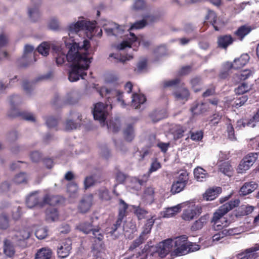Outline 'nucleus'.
<instances>
[{
	"label": "nucleus",
	"mask_w": 259,
	"mask_h": 259,
	"mask_svg": "<svg viewBox=\"0 0 259 259\" xmlns=\"http://www.w3.org/2000/svg\"><path fill=\"white\" fill-rule=\"evenodd\" d=\"M90 47V42L87 39L82 42H73L67 47L69 50L66 54L67 45L62 47L59 44L44 42L37 47V51L42 56H46L49 54L51 48L58 65L63 64L66 60L71 62L72 66L69 72L68 79L73 82L80 78L84 79V76L87 75L86 71L92 59L89 56Z\"/></svg>",
	"instance_id": "obj_1"
},
{
	"label": "nucleus",
	"mask_w": 259,
	"mask_h": 259,
	"mask_svg": "<svg viewBox=\"0 0 259 259\" xmlns=\"http://www.w3.org/2000/svg\"><path fill=\"white\" fill-rule=\"evenodd\" d=\"M104 29L109 36L124 37L122 41L114 45V48L119 51L131 48H133V50H136L135 47H137L140 45L145 48L148 47L150 45V41L143 37H137L132 32H130L129 34H124L125 29L124 26H120L115 23H109L106 25Z\"/></svg>",
	"instance_id": "obj_2"
},
{
	"label": "nucleus",
	"mask_w": 259,
	"mask_h": 259,
	"mask_svg": "<svg viewBox=\"0 0 259 259\" xmlns=\"http://www.w3.org/2000/svg\"><path fill=\"white\" fill-rule=\"evenodd\" d=\"M101 96L107 99L109 103L104 104L102 102L97 103L95 105L93 113L94 119L100 121L101 124L104 125L105 120L108 114V111L112 109V105L110 103L117 102L120 104L121 106L124 107L125 104L122 99L123 93L116 89H109L106 87H102L99 91Z\"/></svg>",
	"instance_id": "obj_3"
},
{
	"label": "nucleus",
	"mask_w": 259,
	"mask_h": 259,
	"mask_svg": "<svg viewBox=\"0 0 259 259\" xmlns=\"http://www.w3.org/2000/svg\"><path fill=\"white\" fill-rule=\"evenodd\" d=\"M98 29L99 28L96 27V22L88 21L83 18L68 26V35L71 38L79 36L78 33L81 31L85 32L87 36L91 38L95 35V31H97Z\"/></svg>",
	"instance_id": "obj_4"
},
{
	"label": "nucleus",
	"mask_w": 259,
	"mask_h": 259,
	"mask_svg": "<svg viewBox=\"0 0 259 259\" xmlns=\"http://www.w3.org/2000/svg\"><path fill=\"white\" fill-rule=\"evenodd\" d=\"M240 201L238 199L231 200L222 205L214 213L211 221L225 220L224 215L229 211L238 206Z\"/></svg>",
	"instance_id": "obj_5"
},
{
	"label": "nucleus",
	"mask_w": 259,
	"mask_h": 259,
	"mask_svg": "<svg viewBox=\"0 0 259 259\" xmlns=\"http://www.w3.org/2000/svg\"><path fill=\"white\" fill-rule=\"evenodd\" d=\"M258 158L257 153H250L246 155L240 162L238 167V172L243 173L253 165Z\"/></svg>",
	"instance_id": "obj_6"
},
{
	"label": "nucleus",
	"mask_w": 259,
	"mask_h": 259,
	"mask_svg": "<svg viewBox=\"0 0 259 259\" xmlns=\"http://www.w3.org/2000/svg\"><path fill=\"white\" fill-rule=\"evenodd\" d=\"M76 228L84 234H88L92 232L93 237L97 238L100 241L103 238V235L100 228L99 227L93 228L92 225L90 223H81L76 226Z\"/></svg>",
	"instance_id": "obj_7"
},
{
	"label": "nucleus",
	"mask_w": 259,
	"mask_h": 259,
	"mask_svg": "<svg viewBox=\"0 0 259 259\" xmlns=\"http://www.w3.org/2000/svg\"><path fill=\"white\" fill-rule=\"evenodd\" d=\"M187 242V237L185 235L172 239V247L174 248L172 253L176 256L183 255V254L181 253L184 249H185Z\"/></svg>",
	"instance_id": "obj_8"
},
{
	"label": "nucleus",
	"mask_w": 259,
	"mask_h": 259,
	"mask_svg": "<svg viewBox=\"0 0 259 259\" xmlns=\"http://www.w3.org/2000/svg\"><path fill=\"white\" fill-rule=\"evenodd\" d=\"M71 118L68 119L64 123V130L70 131L80 126L81 115L77 112L70 113Z\"/></svg>",
	"instance_id": "obj_9"
},
{
	"label": "nucleus",
	"mask_w": 259,
	"mask_h": 259,
	"mask_svg": "<svg viewBox=\"0 0 259 259\" xmlns=\"http://www.w3.org/2000/svg\"><path fill=\"white\" fill-rule=\"evenodd\" d=\"M201 206L192 204L184 210L182 217L185 221H190L195 217L199 215L201 213Z\"/></svg>",
	"instance_id": "obj_10"
},
{
	"label": "nucleus",
	"mask_w": 259,
	"mask_h": 259,
	"mask_svg": "<svg viewBox=\"0 0 259 259\" xmlns=\"http://www.w3.org/2000/svg\"><path fill=\"white\" fill-rule=\"evenodd\" d=\"M249 56L247 54H242L239 58L235 59L233 63L228 62L225 65V68L228 70L233 68L239 69L245 65L249 60Z\"/></svg>",
	"instance_id": "obj_11"
},
{
	"label": "nucleus",
	"mask_w": 259,
	"mask_h": 259,
	"mask_svg": "<svg viewBox=\"0 0 259 259\" xmlns=\"http://www.w3.org/2000/svg\"><path fill=\"white\" fill-rule=\"evenodd\" d=\"M71 241L69 239L62 240L57 247V254L59 257L64 258L68 256L71 249Z\"/></svg>",
	"instance_id": "obj_12"
},
{
	"label": "nucleus",
	"mask_w": 259,
	"mask_h": 259,
	"mask_svg": "<svg viewBox=\"0 0 259 259\" xmlns=\"http://www.w3.org/2000/svg\"><path fill=\"white\" fill-rule=\"evenodd\" d=\"M174 250L172 247V239L165 240L159 244L155 254H158L161 257H164L170 251Z\"/></svg>",
	"instance_id": "obj_13"
},
{
	"label": "nucleus",
	"mask_w": 259,
	"mask_h": 259,
	"mask_svg": "<svg viewBox=\"0 0 259 259\" xmlns=\"http://www.w3.org/2000/svg\"><path fill=\"white\" fill-rule=\"evenodd\" d=\"M160 167L161 164L160 162H159L157 160L153 161L151 164L148 174H145L144 175H143L142 178L140 179L135 178L134 179V181L136 183H137L140 186L144 185L147 181L149 177L150 174L153 172L156 171Z\"/></svg>",
	"instance_id": "obj_14"
},
{
	"label": "nucleus",
	"mask_w": 259,
	"mask_h": 259,
	"mask_svg": "<svg viewBox=\"0 0 259 259\" xmlns=\"http://www.w3.org/2000/svg\"><path fill=\"white\" fill-rule=\"evenodd\" d=\"M155 20V17L151 14L145 15L143 16V18L142 20H140L136 22L134 24H133L130 28L127 29V31H130V32H132L131 31L134 29H139L143 28L145 26L146 24L149 23L153 22Z\"/></svg>",
	"instance_id": "obj_15"
},
{
	"label": "nucleus",
	"mask_w": 259,
	"mask_h": 259,
	"mask_svg": "<svg viewBox=\"0 0 259 259\" xmlns=\"http://www.w3.org/2000/svg\"><path fill=\"white\" fill-rule=\"evenodd\" d=\"M31 234V231L29 228H21L16 231L12 239L14 241L19 242L28 239Z\"/></svg>",
	"instance_id": "obj_16"
},
{
	"label": "nucleus",
	"mask_w": 259,
	"mask_h": 259,
	"mask_svg": "<svg viewBox=\"0 0 259 259\" xmlns=\"http://www.w3.org/2000/svg\"><path fill=\"white\" fill-rule=\"evenodd\" d=\"M26 203L27 207L29 208H32L36 205L42 207V200H40V196L38 195V192L35 191L28 195L26 198Z\"/></svg>",
	"instance_id": "obj_17"
},
{
	"label": "nucleus",
	"mask_w": 259,
	"mask_h": 259,
	"mask_svg": "<svg viewBox=\"0 0 259 259\" xmlns=\"http://www.w3.org/2000/svg\"><path fill=\"white\" fill-rule=\"evenodd\" d=\"M93 200V196L92 194L84 196L80 201L78 209L80 212L85 213L90 208Z\"/></svg>",
	"instance_id": "obj_18"
},
{
	"label": "nucleus",
	"mask_w": 259,
	"mask_h": 259,
	"mask_svg": "<svg viewBox=\"0 0 259 259\" xmlns=\"http://www.w3.org/2000/svg\"><path fill=\"white\" fill-rule=\"evenodd\" d=\"M222 192L220 187H213L207 189L203 195V198L206 201H211L215 199Z\"/></svg>",
	"instance_id": "obj_19"
},
{
	"label": "nucleus",
	"mask_w": 259,
	"mask_h": 259,
	"mask_svg": "<svg viewBox=\"0 0 259 259\" xmlns=\"http://www.w3.org/2000/svg\"><path fill=\"white\" fill-rule=\"evenodd\" d=\"M259 250V245H256L255 246L252 247L246 250L245 252L238 255L239 259H255L257 255L255 251Z\"/></svg>",
	"instance_id": "obj_20"
},
{
	"label": "nucleus",
	"mask_w": 259,
	"mask_h": 259,
	"mask_svg": "<svg viewBox=\"0 0 259 259\" xmlns=\"http://www.w3.org/2000/svg\"><path fill=\"white\" fill-rule=\"evenodd\" d=\"M131 106L135 109H139L141 106L146 102L145 97L140 94L135 93L132 97Z\"/></svg>",
	"instance_id": "obj_21"
},
{
	"label": "nucleus",
	"mask_w": 259,
	"mask_h": 259,
	"mask_svg": "<svg viewBox=\"0 0 259 259\" xmlns=\"http://www.w3.org/2000/svg\"><path fill=\"white\" fill-rule=\"evenodd\" d=\"M52 251L50 248L42 247L37 250L35 259H52Z\"/></svg>",
	"instance_id": "obj_22"
},
{
	"label": "nucleus",
	"mask_w": 259,
	"mask_h": 259,
	"mask_svg": "<svg viewBox=\"0 0 259 259\" xmlns=\"http://www.w3.org/2000/svg\"><path fill=\"white\" fill-rule=\"evenodd\" d=\"M174 96L177 100L186 101L189 96V92L186 88L182 87L174 93Z\"/></svg>",
	"instance_id": "obj_23"
},
{
	"label": "nucleus",
	"mask_w": 259,
	"mask_h": 259,
	"mask_svg": "<svg viewBox=\"0 0 259 259\" xmlns=\"http://www.w3.org/2000/svg\"><path fill=\"white\" fill-rule=\"evenodd\" d=\"M257 187V185L253 182L245 183L240 188V195H246L253 192Z\"/></svg>",
	"instance_id": "obj_24"
},
{
	"label": "nucleus",
	"mask_w": 259,
	"mask_h": 259,
	"mask_svg": "<svg viewBox=\"0 0 259 259\" xmlns=\"http://www.w3.org/2000/svg\"><path fill=\"white\" fill-rule=\"evenodd\" d=\"M233 41L232 37L228 35L221 36L218 39V46L223 49H226Z\"/></svg>",
	"instance_id": "obj_25"
},
{
	"label": "nucleus",
	"mask_w": 259,
	"mask_h": 259,
	"mask_svg": "<svg viewBox=\"0 0 259 259\" xmlns=\"http://www.w3.org/2000/svg\"><path fill=\"white\" fill-rule=\"evenodd\" d=\"M208 105L206 103L196 104L191 108V112L193 115H199L208 110Z\"/></svg>",
	"instance_id": "obj_26"
},
{
	"label": "nucleus",
	"mask_w": 259,
	"mask_h": 259,
	"mask_svg": "<svg viewBox=\"0 0 259 259\" xmlns=\"http://www.w3.org/2000/svg\"><path fill=\"white\" fill-rule=\"evenodd\" d=\"M185 131L186 129L184 127L180 125H176L171 128L170 132L173 135L174 139L177 140L183 136V134Z\"/></svg>",
	"instance_id": "obj_27"
},
{
	"label": "nucleus",
	"mask_w": 259,
	"mask_h": 259,
	"mask_svg": "<svg viewBox=\"0 0 259 259\" xmlns=\"http://www.w3.org/2000/svg\"><path fill=\"white\" fill-rule=\"evenodd\" d=\"M208 217L207 215L202 216L195 221L191 226V229L193 231L200 230L206 224Z\"/></svg>",
	"instance_id": "obj_28"
},
{
	"label": "nucleus",
	"mask_w": 259,
	"mask_h": 259,
	"mask_svg": "<svg viewBox=\"0 0 259 259\" xmlns=\"http://www.w3.org/2000/svg\"><path fill=\"white\" fill-rule=\"evenodd\" d=\"M123 217H122V213L120 212V216L118 215V219L116 220L115 223L113 225L111 228H108L106 230V232L107 234H109L111 236H113L118 228L120 227Z\"/></svg>",
	"instance_id": "obj_29"
},
{
	"label": "nucleus",
	"mask_w": 259,
	"mask_h": 259,
	"mask_svg": "<svg viewBox=\"0 0 259 259\" xmlns=\"http://www.w3.org/2000/svg\"><path fill=\"white\" fill-rule=\"evenodd\" d=\"M154 223V220L152 218L148 220L146 224L145 225L143 230L140 235L141 237L145 239L148 238V235L150 233L152 227Z\"/></svg>",
	"instance_id": "obj_30"
},
{
	"label": "nucleus",
	"mask_w": 259,
	"mask_h": 259,
	"mask_svg": "<svg viewBox=\"0 0 259 259\" xmlns=\"http://www.w3.org/2000/svg\"><path fill=\"white\" fill-rule=\"evenodd\" d=\"M29 17L32 21H36L40 17V12L37 6H31L28 9Z\"/></svg>",
	"instance_id": "obj_31"
},
{
	"label": "nucleus",
	"mask_w": 259,
	"mask_h": 259,
	"mask_svg": "<svg viewBox=\"0 0 259 259\" xmlns=\"http://www.w3.org/2000/svg\"><path fill=\"white\" fill-rule=\"evenodd\" d=\"M194 175L197 181L199 182L205 181L206 177L208 176L206 171L201 167L195 168L194 170Z\"/></svg>",
	"instance_id": "obj_32"
},
{
	"label": "nucleus",
	"mask_w": 259,
	"mask_h": 259,
	"mask_svg": "<svg viewBox=\"0 0 259 259\" xmlns=\"http://www.w3.org/2000/svg\"><path fill=\"white\" fill-rule=\"evenodd\" d=\"M78 187L77 185L74 183L71 182L67 186V193L70 197L72 198H76L78 194Z\"/></svg>",
	"instance_id": "obj_33"
},
{
	"label": "nucleus",
	"mask_w": 259,
	"mask_h": 259,
	"mask_svg": "<svg viewBox=\"0 0 259 259\" xmlns=\"http://www.w3.org/2000/svg\"><path fill=\"white\" fill-rule=\"evenodd\" d=\"M181 208L182 207L181 204H178L176 206L167 208L164 211L163 217L164 218L172 217L179 212L181 210Z\"/></svg>",
	"instance_id": "obj_34"
},
{
	"label": "nucleus",
	"mask_w": 259,
	"mask_h": 259,
	"mask_svg": "<svg viewBox=\"0 0 259 259\" xmlns=\"http://www.w3.org/2000/svg\"><path fill=\"white\" fill-rule=\"evenodd\" d=\"M58 219V213L56 208H49L46 210V219L50 222L56 221Z\"/></svg>",
	"instance_id": "obj_35"
},
{
	"label": "nucleus",
	"mask_w": 259,
	"mask_h": 259,
	"mask_svg": "<svg viewBox=\"0 0 259 259\" xmlns=\"http://www.w3.org/2000/svg\"><path fill=\"white\" fill-rule=\"evenodd\" d=\"M42 202V206L46 204H48L50 205H54L57 204L59 202V200L57 196L46 194L43 197Z\"/></svg>",
	"instance_id": "obj_36"
},
{
	"label": "nucleus",
	"mask_w": 259,
	"mask_h": 259,
	"mask_svg": "<svg viewBox=\"0 0 259 259\" xmlns=\"http://www.w3.org/2000/svg\"><path fill=\"white\" fill-rule=\"evenodd\" d=\"M4 251L5 254L9 257L12 256L15 253L14 246L9 240H6L4 242Z\"/></svg>",
	"instance_id": "obj_37"
},
{
	"label": "nucleus",
	"mask_w": 259,
	"mask_h": 259,
	"mask_svg": "<svg viewBox=\"0 0 259 259\" xmlns=\"http://www.w3.org/2000/svg\"><path fill=\"white\" fill-rule=\"evenodd\" d=\"M9 218L7 213L3 212L0 214V229L6 230L9 226Z\"/></svg>",
	"instance_id": "obj_38"
},
{
	"label": "nucleus",
	"mask_w": 259,
	"mask_h": 259,
	"mask_svg": "<svg viewBox=\"0 0 259 259\" xmlns=\"http://www.w3.org/2000/svg\"><path fill=\"white\" fill-rule=\"evenodd\" d=\"M107 126L109 130L113 132H118L120 127L119 120L116 118L114 120H110L109 122L107 123Z\"/></svg>",
	"instance_id": "obj_39"
},
{
	"label": "nucleus",
	"mask_w": 259,
	"mask_h": 259,
	"mask_svg": "<svg viewBox=\"0 0 259 259\" xmlns=\"http://www.w3.org/2000/svg\"><path fill=\"white\" fill-rule=\"evenodd\" d=\"M123 134L125 139L128 141H131L135 137L134 130L131 125H128L124 130Z\"/></svg>",
	"instance_id": "obj_40"
},
{
	"label": "nucleus",
	"mask_w": 259,
	"mask_h": 259,
	"mask_svg": "<svg viewBox=\"0 0 259 259\" xmlns=\"http://www.w3.org/2000/svg\"><path fill=\"white\" fill-rule=\"evenodd\" d=\"M211 223H213V226L215 230H223L224 229L226 228L228 226V222L225 219V220H220L215 221H211Z\"/></svg>",
	"instance_id": "obj_41"
},
{
	"label": "nucleus",
	"mask_w": 259,
	"mask_h": 259,
	"mask_svg": "<svg viewBox=\"0 0 259 259\" xmlns=\"http://www.w3.org/2000/svg\"><path fill=\"white\" fill-rule=\"evenodd\" d=\"M28 179V177L26 173L20 172L15 176L13 179V182L17 184L26 183Z\"/></svg>",
	"instance_id": "obj_42"
},
{
	"label": "nucleus",
	"mask_w": 259,
	"mask_h": 259,
	"mask_svg": "<svg viewBox=\"0 0 259 259\" xmlns=\"http://www.w3.org/2000/svg\"><path fill=\"white\" fill-rule=\"evenodd\" d=\"M250 31L251 29L249 26L244 25L239 27L235 34L242 39L245 35L248 34Z\"/></svg>",
	"instance_id": "obj_43"
},
{
	"label": "nucleus",
	"mask_w": 259,
	"mask_h": 259,
	"mask_svg": "<svg viewBox=\"0 0 259 259\" xmlns=\"http://www.w3.org/2000/svg\"><path fill=\"white\" fill-rule=\"evenodd\" d=\"M200 249L199 245L191 242H187L185 249L182 251V254L185 255L190 252L198 250Z\"/></svg>",
	"instance_id": "obj_44"
},
{
	"label": "nucleus",
	"mask_w": 259,
	"mask_h": 259,
	"mask_svg": "<svg viewBox=\"0 0 259 259\" xmlns=\"http://www.w3.org/2000/svg\"><path fill=\"white\" fill-rule=\"evenodd\" d=\"M185 186L186 185H185L183 183H180L176 181L171 186V192L172 194L179 193L184 189Z\"/></svg>",
	"instance_id": "obj_45"
},
{
	"label": "nucleus",
	"mask_w": 259,
	"mask_h": 259,
	"mask_svg": "<svg viewBox=\"0 0 259 259\" xmlns=\"http://www.w3.org/2000/svg\"><path fill=\"white\" fill-rule=\"evenodd\" d=\"M206 19L213 25L215 30H219L218 27L214 25L217 21V15L213 11L208 10Z\"/></svg>",
	"instance_id": "obj_46"
},
{
	"label": "nucleus",
	"mask_w": 259,
	"mask_h": 259,
	"mask_svg": "<svg viewBox=\"0 0 259 259\" xmlns=\"http://www.w3.org/2000/svg\"><path fill=\"white\" fill-rule=\"evenodd\" d=\"M78 100L77 94L75 92L68 93L66 96V101L68 104H73Z\"/></svg>",
	"instance_id": "obj_47"
},
{
	"label": "nucleus",
	"mask_w": 259,
	"mask_h": 259,
	"mask_svg": "<svg viewBox=\"0 0 259 259\" xmlns=\"http://www.w3.org/2000/svg\"><path fill=\"white\" fill-rule=\"evenodd\" d=\"M165 114L161 111H155L150 115V117L153 122H157L160 119L165 118Z\"/></svg>",
	"instance_id": "obj_48"
},
{
	"label": "nucleus",
	"mask_w": 259,
	"mask_h": 259,
	"mask_svg": "<svg viewBox=\"0 0 259 259\" xmlns=\"http://www.w3.org/2000/svg\"><path fill=\"white\" fill-rule=\"evenodd\" d=\"M34 50V48L31 45H26L24 50V54L22 59L24 60H27L29 56H31L32 53Z\"/></svg>",
	"instance_id": "obj_49"
},
{
	"label": "nucleus",
	"mask_w": 259,
	"mask_h": 259,
	"mask_svg": "<svg viewBox=\"0 0 259 259\" xmlns=\"http://www.w3.org/2000/svg\"><path fill=\"white\" fill-rule=\"evenodd\" d=\"M97 194L101 199L104 200H109L110 197L108 190L104 187L99 189Z\"/></svg>",
	"instance_id": "obj_50"
},
{
	"label": "nucleus",
	"mask_w": 259,
	"mask_h": 259,
	"mask_svg": "<svg viewBox=\"0 0 259 259\" xmlns=\"http://www.w3.org/2000/svg\"><path fill=\"white\" fill-rule=\"evenodd\" d=\"M123 230L126 232L133 233L136 231V225L132 221H126L123 226Z\"/></svg>",
	"instance_id": "obj_51"
},
{
	"label": "nucleus",
	"mask_w": 259,
	"mask_h": 259,
	"mask_svg": "<svg viewBox=\"0 0 259 259\" xmlns=\"http://www.w3.org/2000/svg\"><path fill=\"white\" fill-rule=\"evenodd\" d=\"M46 123L49 128L55 127L58 124V119L53 116H50L45 118Z\"/></svg>",
	"instance_id": "obj_52"
},
{
	"label": "nucleus",
	"mask_w": 259,
	"mask_h": 259,
	"mask_svg": "<svg viewBox=\"0 0 259 259\" xmlns=\"http://www.w3.org/2000/svg\"><path fill=\"white\" fill-rule=\"evenodd\" d=\"M35 234L37 238L42 239L47 236L48 231L46 228L40 227L36 230Z\"/></svg>",
	"instance_id": "obj_53"
},
{
	"label": "nucleus",
	"mask_w": 259,
	"mask_h": 259,
	"mask_svg": "<svg viewBox=\"0 0 259 259\" xmlns=\"http://www.w3.org/2000/svg\"><path fill=\"white\" fill-rule=\"evenodd\" d=\"M250 89L249 86H248L245 83H242L241 85H239L238 87L235 89V92L237 94H243L248 92Z\"/></svg>",
	"instance_id": "obj_54"
},
{
	"label": "nucleus",
	"mask_w": 259,
	"mask_h": 259,
	"mask_svg": "<svg viewBox=\"0 0 259 259\" xmlns=\"http://www.w3.org/2000/svg\"><path fill=\"white\" fill-rule=\"evenodd\" d=\"M188 179V174L187 172L186 171H182L179 175L176 181L180 183H183L186 186Z\"/></svg>",
	"instance_id": "obj_55"
},
{
	"label": "nucleus",
	"mask_w": 259,
	"mask_h": 259,
	"mask_svg": "<svg viewBox=\"0 0 259 259\" xmlns=\"http://www.w3.org/2000/svg\"><path fill=\"white\" fill-rule=\"evenodd\" d=\"M248 98L246 96H243L239 99H237L233 103L232 105L236 108H238L243 105L247 101Z\"/></svg>",
	"instance_id": "obj_56"
},
{
	"label": "nucleus",
	"mask_w": 259,
	"mask_h": 259,
	"mask_svg": "<svg viewBox=\"0 0 259 259\" xmlns=\"http://www.w3.org/2000/svg\"><path fill=\"white\" fill-rule=\"evenodd\" d=\"M240 209L242 215H247L253 211L254 207L248 205H243Z\"/></svg>",
	"instance_id": "obj_57"
},
{
	"label": "nucleus",
	"mask_w": 259,
	"mask_h": 259,
	"mask_svg": "<svg viewBox=\"0 0 259 259\" xmlns=\"http://www.w3.org/2000/svg\"><path fill=\"white\" fill-rule=\"evenodd\" d=\"M95 183L94 177L93 176H88L84 180V188L85 190L92 186Z\"/></svg>",
	"instance_id": "obj_58"
},
{
	"label": "nucleus",
	"mask_w": 259,
	"mask_h": 259,
	"mask_svg": "<svg viewBox=\"0 0 259 259\" xmlns=\"http://www.w3.org/2000/svg\"><path fill=\"white\" fill-rule=\"evenodd\" d=\"M227 131L228 135V137L230 140L235 139L234 133V128L231 123V120L228 119L227 122Z\"/></svg>",
	"instance_id": "obj_59"
},
{
	"label": "nucleus",
	"mask_w": 259,
	"mask_h": 259,
	"mask_svg": "<svg viewBox=\"0 0 259 259\" xmlns=\"http://www.w3.org/2000/svg\"><path fill=\"white\" fill-rule=\"evenodd\" d=\"M147 67V62L145 59L140 60L137 64V68L135 71L138 73L145 71Z\"/></svg>",
	"instance_id": "obj_60"
},
{
	"label": "nucleus",
	"mask_w": 259,
	"mask_h": 259,
	"mask_svg": "<svg viewBox=\"0 0 259 259\" xmlns=\"http://www.w3.org/2000/svg\"><path fill=\"white\" fill-rule=\"evenodd\" d=\"M221 171L225 175L230 176L231 175V166L227 162H224L222 165H220Z\"/></svg>",
	"instance_id": "obj_61"
},
{
	"label": "nucleus",
	"mask_w": 259,
	"mask_h": 259,
	"mask_svg": "<svg viewBox=\"0 0 259 259\" xmlns=\"http://www.w3.org/2000/svg\"><path fill=\"white\" fill-rule=\"evenodd\" d=\"M253 71L249 69L241 71L238 75L241 80H245L252 75Z\"/></svg>",
	"instance_id": "obj_62"
},
{
	"label": "nucleus",
	"mask_w": 259,
	"mask_h": 259,
	"mask_svg": "<svg viewBox=\"0 0 259 259\" xmlns=\"http://www.w3.org/2000/svg\"><path fill=\"white\" fill-rule=\"evenodd\" d=\"M21 102V98L18 95L12 96L10 98V103L13 108L19 105Z\"/></svg>",
	"instance_id": "obj_63"
},
{
	"label": "nucleus",
	"mask_w": 259,
	"mask_h": 259,
	"mask_svg": "<svg viewBox=\"0 0 259 259\" xmlns=\"http://www.w3.org/2000/svg\"><path fill=\"white\" fill-rule=\"evenodd\" d=\"M224 229L227 236L239 234L241 232L240 229L238 228H227L226 227Z\"/></svg>",
	"instance_id": "obj_64"
}]
</instances>
